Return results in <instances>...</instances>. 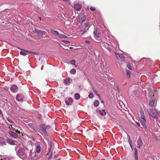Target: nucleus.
<instances>
[{
    "instance_id": "f257e3e1",
    "label": "nucleus",
    "mask_w": 160,
    "mask_h": 160,
    "mask_svg": "<svg viewBox=\"0 0 160 160\" xmlns=\"http://www.w3.org/2000/svg\"><path fill=\"white\" fill-rule=\"evenodd\" d=\"M18 146L16 147L15 149L16 152L17 154L20 158L23 160L27 158V154L26 150L24 148H20L18 150Z\"/></svg>"
},
{
    "instance_id": "f03ea898",
    "label": "nucleus",
    "mask_w": 160,
    "mask_h": 160,
    "mask_svg": "<svg viewBox=\"0 0 160 160\" xmlns=\"http://www.w3.org/2000/svg\"><path fill=\"white\" fill-rule=\"evenodd\" d=\"M148 112L150 115L153 118H157L159 117L158 112L154 109H149Z\"/></svg>"
},
{
    "instance_id": "7ed1b4c3",
    "label": "nucleus",
    "mask_w": 160,
    "mask_h": 160,
    "mask_svg": "<svg viewBox=\"0 0 160 160\" xmlns=\"http://www.w3.org/2000/svg\"><path fill=\"white\" fill-rule=\"evenodd\" d=\"M95 38L97 40H99L101 37V31L99 29L96 28L93 32Z\"/></svg>"
},
{
    "instance_id": "20e7f679",
    "label": "nucleus",
    "mask_w": 160,
    "mask_h": 160,
    "mask_svg": "<svg viewBox=\"0 0 160 160\" xmlns=\"http://www.w3.org/2000/svg\"><path fill=\"white\" fill-rule=\"evenodd\" d=\"M115 55L117 58L119 59L122 62L124 61L125 57L124 55L122 54H120L118 53H115Z\"/></svg>"
},
{
    "instance_id": "39448f33",
    "label": "nucleus",
    "mask_w": 160,
    "mask_h": 160,
    "mask_svg": "<svg viewBox=\"0 0 160 160\" xmlns=\"http://www.w3.org/2000/svg\"><path fill=\"white\" fill-rule=\"evenodd\" d=\"M137 142L138 145L137 147L139 149L143 145V142L141 137H139Z\"/></svg>"
},
{
    "instance_id": "423d86ee",
    "label": "nucleus",
    "mask_w": 160,
    "mask_h": 160,
    "mask_svg": "<svg viewBox=\"0 0 160 160\" xmlns=\"http://www.w3.org/2000/svg\"><path fill=\"white\" fill-rule=\"evenodd\" d=\"M26 99V97L24 95L22 94H18L16 97V100H23Z\"/></svg>"
},
{
    "instance_id": "0eeeda50",
    "label": "nucleus",
    "mask_w": 160,
    "mask_h": 160,
    "mask_svg": "<svg viewBox=\"0 0 160 160\" xmlns=\"http://www.w3.org/2000/svg\"><path fill=\"white\" fill-rule=\"evenodd\" d=\"M8 133L11 137L14 138H17L18 137V134L15 132H12L11 131H9Z\"/></svg>"
},
{
    "instance_id": "6e6552de",
    "label": "nucleus",
    "mask_w": 160,
    "mask_h": 160,
    "mask_svg": "<svg viewBox=\"0 0 160 160\" xmlns=\"http://www.w3.org/2000/svg\"><path fill=\"white\" fill-rule=\"evenodd\" d=\"M82 4L80 2L75 3L74 4V7L75 10L76 11H79L82 7Z\"/></svg>"
},
{
    "instance_id": "1a4fd4ad",
    "label": "nucleus",
    "mask_w": 160,
    "mask_h": 160,
    "mask_svg": "<svg viewBox=\"0 0 160 160\" xmlns=\"http://www.w3.org/2000/svg\"><path fill=\"white\" fill-rule=\"evenodd\" d=\"M140 121L143 127L144 128H146V125L145 124V122H146V120L145 118H142V117H140L139 118Z\"/></svg>"
},
{
    "instance_id": "9d476101",
    "label": "nucleus",
    "mask_w": 160,
    "mask_h": 160,
    "mask_svg": "<svg viewBox=\"0 0 160 160\" xmlns=\"http://www.w3.org/2000/svg\"><path fill=\"white\" fill-rule=\"evenodd\" d=\"M102 45L104 46V47L108 50L110 52H111L112 51L110 44H109L106 42H104L102 43Z\"/></svg>"
},
{
    "instance_id": "9b49d317",
    "label": "nucleus",
    "mask_w": 160,
    "mask_h": 160,
    "mask_svg": "<svg viewBox=\"0 0 160 160\" xmlns=\"http://www.w3.org/2000/svg\"><path fill=\"white\" fill-rule=\"evenodd\" d=\"M79 22L82 23L86 19V16L83 14H81L79 16Z\"/></svg>"
},
{
    "instance_id": "f8f14e48",
    "label": "nucleus",
    "mask_w": 160,
    "mask_h": 160,
    "mask_svg": "<svg viewBox=\"0 0 160 160\" xmlns=\"http://www.w3.org/2000/svg\"><path fill=\"white\" fill-rule=\"evenodd\" d=\"M88 30L84 26L82 27V29L79 32V34L81 35H83Z\"/></svg>"
},
{
    "instance_id": "ddd939ff",
    "label": "nucleus",
    "mask_w": 160,
    "mask_h": 160,
    "mask_svg": "<svg viewBox=\"0 0 160 160\" xmlns=\"http://www.w3.org/2000/svg\"><path fill=\"white\" fill-rule=\"evenodd\" d=\"M45 124H41L40 125V127L42 131L45 134H47V132L46 129L45 128Z\"/></svg>"
},
{
    "instance_id": "4468645a",
    "label": "nucleus",
    "mask_w": 160,
    "mask_h": 160,
    "mask_svg": "<svg viewBox=\"0 0 160 160\" xmlns=\"http://www.w3.org/2000/svg\"><path fill=\"white\" fill-rule=\"evenodd\" d=\"M6 144L5 139L2 137H0V146H3Z\"/></svg>"
},
{
    "instance_id": "2eb2a0df",
    "label": "nucleus",
    "mask_w": 160,
    "mask_h": 160,
    "mask_svg": "<svg viewBox=\"0 0 160 160\" xmlns=\"http://www.w3.org/2000/svg\"><path fill=\"white\" fill-rule=\"evenodd\" d=\"M7 142L8 143L12 145H16V144H15V142H16L15 141L12 140L10 139H7Z\"/></svg>"
},
{
    "instance_id": "dca6fc26",
    "label": "nucleus",
    "mask_w": 160,
    "mask_h": 160,
    "mask_svg": "<svg viewBox=\"0 0 160 160\" xmlns=\"http://www.w3.org/2000/svg\"><path fill=\"white\" fill-rule=\"evenodd\" d=\"M18 89V87L17 85L14 84L10 88L11 91L13 92H14L16 91H17Z\"/></svg>"
},
{
    "instance_id": "f3484780",
    "label": "nucleus",
    "mask_w": 160,
    "mask_h": 160,
    "mask_svg": "<svg viewBox=\"0 0 160 160\" xmlns=\"http://www.w3.org/2000/svg\"><path fill=\"white\" fill-rule=\"evenodd\" d=\"M92 24L91 23V22H87L84 23V26L88 30L89 28L92 26Z\"/></svg>"
},
{
    "instance_id": "a211bd4d",
    "label": "nucleus",
    "mask_w": 160,
    "mask_h": 160,
    "mask_svg": "<svg viewBox=\"0 0 160 160\" xmlns=\"http://www.w3.org/2000/svg\"><path fill=\"white\" fill-rule=\"evenodd\" d=\"M38 36L39 37L42 38L44 35L45 34V32L44 31L39 30L38 33Z\"/></svg>"
},
{
    "instance_id": "6ab92c4d",
    "label": "nucleus",
    "mask_w": 160,
    "mask_h": 160,
    "mask_svg": "<svg viewBox=\"0 0 160 160\" xmlns=\"http://www.w3.org/2000/svg\"><path fill=\"white\" fill-rule=\"evenodd\" d=\"M99 113L102 116H104L106 115V113L105 110L102 109L99 111Z\"/></svg>"
},
{
    "instance_id": "aec40b11",
    "label": "nucleus",
    "mask_w": 160,
    "mask_h": 160,
    "mask_svg": "<svg viewBox=\"0 0 160 160\" xmlns=\"http://www.w3.org/2000/svg\"><path fill=\"white\" fill-rule=\"evenodd\" d=\"M50 31L52 32V33L54 34L55 35H58L59 36V32L57 31H55L52 29L51 28Z\"/></svg>"
},
{
    "instance_id": "412c9836",
    "label": "nucleus",
    "mask_w": 160,
    "mask_h": 160,
    "mask_svg": "<svg viewBox=\"0 0 160 160\" xmlns=\"http://www.w3.org/2000/svg\"><path fill=\"white\" fill-rule=\"evenodd\" d=\"M74 97L75 99L78 100L80 98V95L78 93H76L74 94Z\"/></svg>"
},
{
    "instance_id": "4be33fe9",
    "label": "nucleus",
    "mask_w": 160,
    "mask_h": 160,
    "mask_svg": "<svg viewBox=\"0 0 160 160\" xmlns=\"http://www.w3.org/2000/svg\"><path fill=\"white\" fill-rule=\"evenodd\" d=\"M155 102V101H150L149 105L151 107H153L154 106Z\"/></svg>"
},
{
    "instance_id": "5701e85b",
    "label": "nucleus",
    "mask_w": 160,
    "mask_h": 160,
    "mask_svg": "<svg viewBox=\"0 0 160 160\" xmlns=\"http://www.w3.org/2000/svg\"><path fill=\"white\" fill-rule=\"evenodd\" d=\"M73 102V101H65V102L67 105H71Z\"/></svg>"
},
{
    "instance_id": "b1692460",
    "label": "nucleus",
    "mask_w": 160,
    "mask_h": 160,
    "mask_svg": "<svg viewBox=\"0 0 160 160\" xmlns=\"http://www.w3.org/2000/svg\"><path fill=\"white\" fill-rule=\"evenodd\" d=\"M140 112L141 115V116L140 117H142V118H145V116H144V112L142 109H141L140 110Z\"/></svg>"
},
{
    "instance_id": "393cba45",
    "label": "nucleus",
    "mask_w": 160,
    "mask_h": 160,
    "mask_svg": "<svg viewBox=\"0 0 160 160\" xmlns=\"http://www.w3.org/2000/svg\"><path fill=\"white\" fill-rule=\"evenodd\" d=\"M70 78H68L64 79V82H65L66 84H67L70 82Z\"/></svg>"
},
{
    "instance_id": "a878e982",
    "label": "nucleus",
    "mask_w": 160,
    "mask_h": 160,
    "mask_svg": "<svg viewBox=\"0 0 160 160\" xmlns=\"http://www.w3.org/2000/svg\"><path fill=\"white\" fill-rule=\"evenodd\" d=\"M126 73L127 75L128 78H129L130 77V75L131 74V72L130 71L128 70H126Z\"/></svg>"
},
{
    "instance_id": "bb28decb",
    "label": "nucleus",
    "mask_w": 160,
    "mask_h": 160,
    "mask_svg": "<svg viewBox=\"0 0 160 160\" xmlns=\"http://www.w3.org/2000/svg\"><path fill=\"white\" fill-rule=\"evenodd\" d=\"M41 147L39 146H38L36 148V152L38 153H39L41 152Z\"/></svg>"
},
{
    "instance_id": "cd10ccee",
    "label": "nucleus",
    "mask_w": 160,
    "mask_h": 160,
    "mask_svg": "<svg viewBox=\"0 0 160 160\" xmlns=\"http://www.w3.org/2000/svg\"><path fill=\"white\" fill-rule=\"evenodd\" d=\"M11 130H13V131H15L16 132H17V133H18L19 134H20L21 133V132H20V131H19L18 130V129H16V130L13 127H11Z\"/></svg>"
},
{
    "instance_id": "c85d7f7f",
    "label": "nucleus",
    "mask_w": 160,
    "mask_h": 160,
    "mask_svg": "<svg viewBox=\"0 0 160 160\" xmlns=\"http://www.w3.org/2000/svg\"><path fill=\"white\" fill-rule=\"evenodd\" d=\"M70 72L71 74H75L76 73V70L75 69H72L70 70Z\"/></svg>"
},
{
    "instance_id": "c756f323",
    "label": "nucleus",
    "mask_w": 160,
    "mask_h": 160,
    "mask_svg": "<svg viewBox=\"0 0 160 160\" xmlns=\"http://www.w3.org/2000/svg\"><path fill=\"white\" fill-rule=\"evenodd\" d=\"M99 104L98 101H96L94 103V105L96 107H97Z\"/></svg>"
},
{
    "instance_id": "7c9ffc66",
    "label": "nucleus",
    "mask_w": 160,
    "mask_h": 160,
    "mask_svg": "<svg viewBox=\"0 0 160 160\" xmlns=\"http://www.w3.org/2000/svg\"><path fill=\"white\" fill-rule=\"evenodd\" d=\"M7 119L11 123H14V122L12 119L9 118H7Z\"/></svg>"
},
{
    "instance_id": "2f4dec72",
    "label": "nucleus",
    "mask_w": 160,
    "mask_h": 160,
    "mask_svg": "<svg viewBox=\"0 0 160 160\" xmlns=\"http://www.w3.org/2000/svg\"><path fill=\"white\" fill-rule=\"evenodd\" d=\"M60 38H67V37L62 34H59V36H58Z\"/></svg>"
},
{
    "instance_id": "473e14b6",
    "label": "nucleus",
    "mask_w": 160,
    "mask_h": 160,
    "mask_svg": "<svg viewBox=\"0 0 160 160\" xmlns=\"http://www.w3.org/2000/svg\"><path fill=\"white\" fill-rule=\"evenodd\" d=\"M20 53L21 55L24 56H25L27 54L26 52L24 51V52L23 51H21L20 52Z\"/></svg>"
},
{
    "instance_id": "72a5a7b5",
    "label": "nucleus",
    "mask_w": 160,
    "mask_h": 160,
    "mask_svg": "<svg viewBox=\"0 0 160 160\" xmlns=\"http://www.w3.org/2000/svg\"><path fill=\"white\" fill-rule=\"evenodd\" d=\"M9 10V9L5 10L3 12V14H6V15H8L9 14V13H8V12Z\"/></svg>"
},
{
    "instance_id": "f704fd0d",
    "label": "nucleus",
    "mask_w": 160,
    "mask_h": 160,
    "mask_svg": "<svg viewBox=\"0 0 160 160\" xmlns=\"http://www.w3.org/2000/svg\"><path fill=\"white\" fill-rule=\"evenodd\" d=\"M127 67L130 70H131L132 69V68L131 67L130 63H128L127 65Z\"/></svg>"
},
{
    "instance_id": "c9c22d12",
    "label": "nucleus",
    "mask_w": 160,
    "mask_h": 160,
    "mask_svg": "<svg viewBox=\"0 0 160 160\" xmlns=\"http://www.w3.org/2000/svg\"><path fill=\"white\" fill-rule=\"evenodd\" d=\"M62 42H63L66 44H70L71 43L69 41H68L64 40L62 41Z\"/></svg>"
},
{
    "instance_id": "e433bc0d",
    "label": "nucleus",
    "mask_w": 160,
    "mask_h": 160,
    "mask_svg": "<svg viewBox=\"0 0 160 160\" xmlns=\"http://www.w3.org/2000/svg\"><path fill=\"white\" fill-rule=\"evenodd\" d=\"M88 97L90 98H92L93 97V95L92 93H90L88 95Z\"/></svg>"
},
{
    "instance_id": "4c0bfd02",
    "label": "nucleus",
    "mask_w": 160,
    "mask_h": 160,
    "mask_svg": "<svg viewBox=\"0 0 160 160\" xmlns=\"http://www.w3.org/2000/svg\"><path fill=\"white\" fill-rule=\"evenodd\" d=\"M39 30L35 29L33 30V32L35 34H38Z\"/></svg>"
},
{
    "instance_id": "58836bf2",
    "label": "nucleus",
    "mask_w": 160,
    "mask_h": 160,
    "mask_svg": "<svg viewBox=\"0 0 160 160\" xmlns=\"http://www.w3.org/2000/svg\"><path fill=\"white\" fill-rule=\"evenodd\" d=\"M23 51H24L26 52H27V53H28L32 54V52L29 51H28V50H24V49H23Z\"/></svg>"
},
{
    "instance_id": "ea45409f",
    "label": "nucleus",
    "mask_w": 160,
    "mask_h": 160,
    "mask_svg": "<svg viewBox=\"0 0 160 160\" xmlns=\"http://www.w3.org/2000/svg\"><path fill=\"white\" fill-rule=\"evenodd\" d=\"M90 9L91 11H93L95 10L96 8L95 7H91L90 8Z\"/></svg>"
},
{
    "instance_id": "a19ab883",
    "label": "nucleus",
    "mask_w": 160,
    "mask_h": 160,
    "mask_svg": "<svg viewBox=\"0 0 160 160\" xmlns=\"http://www.w3.org/2000/svg\"><path fill=\"white\" fill-rule=\"evenodd\" d=\"M135 155H138V151L136 148H134Z\"/></svg>"
},
{
    "instance_id": "79ce46f5",
    "label": "nucleus",
    "mask_w": 160,
    "mask_h": 160,
    "mask_svg": "<svg viewBox=\"0 0 160 160\" xmlns=\"http://www.w3.org/2000/svg\"><path fill=\"white\" fill-rule=\"evenodd\" d=\"M71 62L72 64H74L75 67H76V66L75 65V61L74 60H72L71 61Z\"/></svg>"
},
{
    "instance_id": "37998d69",
    "label": "nucleus",
    "mask_w": 160,
    "mask_h": 160,
    "mask_svg": "<svg viewBox=\"0 0 160 160\" xmlns=\"http://www.w3.org/2000/svg\"><path fill=\"white\" fill-rule=\"evenodd\" d=\"M122 98L123 99V97L122 96H118V98L117 97V99L118 100H121Z\"/></svg>"
},
{
    "instance_id": "c03bdc74",
    "label": "nucleus",
    "mask_w": 160,
    "mask_h": 160,
    "mask_svg": "<svg viewBox=\"0 0 160 160\" xmlns=\"http://www.w3.org/2000/svg\"><path fill=\"white\" fill-rule=\"evenodd\" d=\"M45 128L46 129H48L50 128V126H49L45 124Z\"/></svg>"
},
{
    "instance_id": "a18cd8bd",
    "label": "nucleus",
    "mask_w": 160,
    "mask_h": 160,
    "mask_svg": "<svg viewBox=\"0 0 160 160\" xmlns=\"http://www.w3.org/2000/svg\"><path fill=\"white\" fill-rule=\"evenodd\" d=\"M38 156V155H36V152H35V154L33 156V158L35 159L36 158V157Z\"/></svg>"
},
{
    "instance_id": "49530a36",
    "label": "nucleus",
    "mask_w": 160,
    "mask_h": 160,
    "mask_svg": "<svg viewBox=\"0 0 160 160\" xmlns=\"http://www.w3.org/2000/svg\"><path fill=\"white\" fill-rule=\"evenodd\" d=\"M58 156V154H56L54 155V158H57Z\"/></svg>"
},
{
    "instance_id": "de8ad7c7",
    "label": "nucleus",
    "mask_w": 160,
    "mask_h": 160,
    "mask_svg": "<svg viewBox=\"0 0 160 160\" xmlns=\"http://www.w3.org/2000/svg\"><path fill=\"white\" fill-rule=\"evenodd\" d=\"M85 42L86 43H88V44H89L90 43V42L88 40H85Z\"/></svg>"
},
{
    "instance_id": "09e8293b",
    "label": "nucleus",
    "mask_w": 160,
    "mask_h": 160,
    "mask_svg": "<svg viewBox=\"0 0 160 160\" xmlns=\"http://www.w3.org/2000/svg\"><path fill=\"white\" fill-rule=\"evenodd\" d=\"M135 160H138V155H135Z\"/></svg>"
},
{
    "instance_id": "8fccbe9b",
    "label": "nucleus",
    "mask_w": 160,
    "mask_h": 160,
    "mask_svg": "<svg viewBox=\"0 0 160 160\" xmlns=\"http://www.w3.org/2000/svg\"><path fill=\"white\" fill-rule=\"evenodd\" d=\"M8 125H10V126H9L8 127V128L9 129H11V128L12 127H11L13 125H11V124H8V123H7Z\"/></svg>"
},
{
    "instance_id": "3c124183",
    "label": "nucleus",
    "mask_w": 160,
    "mask_h": 160,
    "mask_svg": "<svg viewBox=\"0 0 160 160\" xmlns=\"http://www.w3.org/2000/svg\"><path fill=\"white\" fill-rule=\"evenodd\" d=\"M32 54H38V53L37 52H32Z\"/></svg>"
},
{
    "instance_id": "603ef678",
    "label": "nucleus",
    "mask_w": 160,
    "mask_h": 160,
    "mask_svg": "<svg viewBox=\"0 0 160 160\" xmlns=\"http://www.w3.org/2000/svg\"><path fill=\"white\" fill-rule=\"evenodd\" d=\"M128 141H129L130 145L131 144H132V141L130 139H129Z\"/></svg>"
},
{
    "instance_id": "864d4df0",
    "label": "nucleus",
    "mask_w": 160,
    "mask_h": 160,
    "mask_svg": "<svg viewBox=\"0 0 160 160\" xmlns=\"http://www.w3.org/2000/svg\"><path fill=\"white\" fill-rule=\"evenodd\" d=\"M52 153L48 157V159H50L52 158Z\"/></svg>"
},
{
    "instance_id": "5fc2aeb1",
    "label": "nucleus",
    "mask_w": 160,
    "mask_h": 160,
    "mask_svg": "<svg viewBox=\"0 0 160 160\" xmlns=\"http://www.w3.org/2000/svg\"><path fill=\"white\" fill-rule=\"evenodd\" d=\"M136 123L137 125L139 127H140V123L138 122H136Z\"/></svg>"
},
{
    "instance_id": "6e6d98bb",
    "label": "nucleus",
    "mask_w": 160,
    "mask_h": 160,
    "mask_svg": "<svg viewBox=\"0 0 160 160\" xmlns=\"http://www.w3.org/2000/svg\"><path fill=\"white\" fill-rule=\"evenodd\" d=\"M130 147H131V148H132V149H133L132 146V144H131L130 145Z\"/></svg>"
},
{
    "instance_id": "4d7b16f0",
    "label": "nucleus",
    "mask_w": 160,
    "mask_h": 160,
    "mask_svg": "<svg viewBox=\"0 0 160 160\" xmlns=\"http://www.w3.org/2000/svg\"><path fill=\"white\" fill-rule=\"evenodd\" d=\"M68 100H72V98H68Z\"/></svg>"
},
{
    "instance_id": "13d9d810",
    "label": "nucleus",
    "mask_w": 160,
    "mask_h": 160,
    "mask_svg": "<svg viewBox=\"0 0 160 160\" xmlns=\"http://www.w3.org/2000/svg\"><path fill=\"white\" fill-rule=\"evenodd\" d=\"M34 131L35 132H36V133H37V130H36L35 129H34Z\"/></svg>"
},
{
    "instance_id": "bf43d9fd",
    "label": "nucleus",
    "mask_w": 160,
    "mask_h": 160,
    "mask_svg": "<svg viewBox=\"0 0 160 160\" xmlns=\"http://www.w3.org/2000/svg\"><path fill=\"white\" fill-rule=\"evenodd\" d=\"M2 113V111L0 109V114H1Z\"/></svg>"
},
{
    "instance_id": "052dcab7",
    "label": "nucleus",
    "mask_w": 160,
    "mask_h": 160,
    "mask_svg": "<svg viewBox=\"0 0 160 160\" xmlns=\"http://www.w3.org/2000/svg\"><path fill=\"white\" fill-rule=\"evenodd\" d=\"M69 48L71 49H72L73 48L72 47H70Z\"/></svg>"
},
{
    "instance_id": "680f3d73",
    "label": "nucleus",
    "mask_w": 160,
    "mask_h": 160,
    "mask_svg": "<svg viewBox=\"0 0 160 160\" xmlns=\"http://www.w3.org/2000/svg\"><path fill=\"white\" fill-rule=\"evenodd\" d=\"M87 9H88V11H89V7H87Z\"/></svg>"
},
{
    "instance_id": "e2e57ef3",
    "label": "nucleus",
    "mask_w": 160,
    "mask_h": 160,
    "mask_svg": "<svg viewBox=\"0 0 160 160\" xmlns=\"http://www.w3.org/2000/svg\"><path fill=\"white\" fill-rule=\"evenodd\" d=\"M18 48L19 49H21V50H23V49H21V48Z\"/></svg>"
},
{
    "instance_id": "0e129e2a",
    "label": "nucleus",
    "mask_w": 160,
    "mask_h": 160,
    "mask_svg": "<svg viewBox=\"0 0 160 160\" xmlns=\"http://www.w3.org/2000/svg\"><path fill=\"white\" fill-rule=\"evenodd\" d=\"M39 19L40 20H41V18L40 17H39Z\"/></svg>"
},
{
    "instance_id": "69168bd1",
    "label": "nucleus",
    "mask_w": 160,
    "mask_h": 160,
    "mask_svg": "<svg viewBox=\"0 0 160 160\" xmlns=\"http://www.w3.org/2000/svg\"><path fill=\"white\" fill-rule=\"evenodd\" d=\"M63 1H68V0H63Z\"/></svg>"
},
{
    "instance_id": "338daca9",
    "label": "nucleus",
    "mask_w": 160,
    "mask_h": 160,
    "mask_svg": "<svg viewBox=\"0 0 160 160\" xmlns=\"http://www.w3.org/2000/svg\"><path fill=\"white\" fill-rule=\"evenodd\" d=\"M117 90H118H118H119V89H118V86H117Z\"/></svg>"
},
{
    "instance_id": "774afa93",
    "label": "nucleus",
    "mask_w": 160,
    "mask_h": 160,
    "mask_svg": "<svg viewBox=\"0 0 160 160\" xmlns=\"http://www.w3.org/2000/svg\"><path fill=\"white\" fill-rule=\"evenodd\" d=\"M102 102V103H103V101H102V102Z\"/></svg>"
}]
</instances>
